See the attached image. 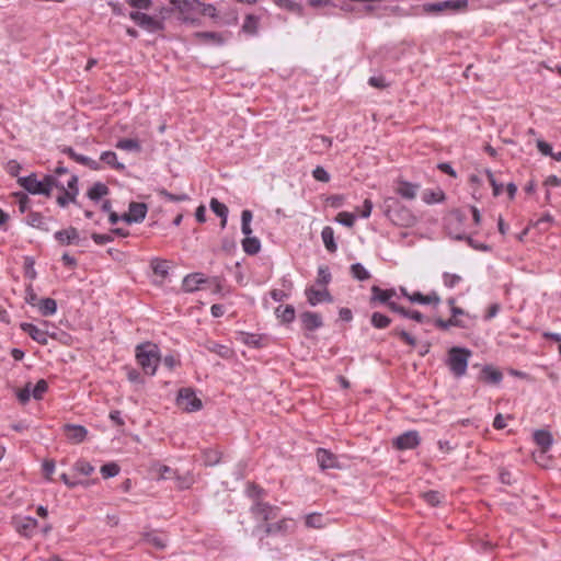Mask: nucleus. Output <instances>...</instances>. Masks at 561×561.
Instances as JSON below:
<instances>
[{"label":"nucleus","instance_id":"nucleus-1","mask_svg":"<svg viewBox=\"0 0 561 561\" xmlns=\"http://www.w3.org/2000/svg\"><path fill=\"white\" fill-rule=\"evenodd\" d=\"M21 186L31 194H42L50 196L54 187L59 186V181L53 175H45L43 180H38L35 174L19 179Z\"/></svg>","mask_w":561,"mask_h":561},{"label":"nucleus","instance_id":"nucleus-2","mask_svg":"<svg viewBox=\"0 0 561 561\" xmlns=\"http://www.w3.org/2000/svg\"><path fill=\"white\" fill-rule=\"evenodd\" d=\"M136 358L144 371L154 375L160 362L159 347L153 343H144L136 347Z\"/></svg>","mask_w":561,"mask_h":561},{"label":"nucleus","instance_id":"nucleus-3","mask_svg":"<svg viewBox=\"0 0 561 561\" xmlns=\"http://www.w3.org/2000/svg\"><path fill=\"white\" fill-rule=\"evenodd\" d=\"M389 202H391V204H388L386 215L392 224L409 228L417 222L416 216L408 207L392 198L389 199Z\"/></svg>","mask_w":561,"mask_h":561},{"label":"nucleus","instance_id":"nucleus-4","mask_svg":"<svg viewBox=\"0 0 561 561\" xmlns=\"http://www.w3.org/2000/svg\"><path fill=\"white\" fill-rule=\"evenodd\" d=\"M471 352L463 347H451L448 352L447 366L456 378L466 375Z\"/></svg>","mask_w":561,"mask_h":561},{"label":"nucleus","instance_id":"nucleus-5","mask_svg":"<svg viewBox=\"0 0 561 561\" xmlns=\"http://www.w3.org/2000/svg\"><path fill=\"white\" fill-rule=\"evenodd\" d=\"M129 18L141 28L150 33L164 30V16H151L139 11H131Z\"/></svg>","mask_w":561,"mask_h":561},{"label":"nucleus","instance_id":"nucleus-6","mask_svg":"<svg viewBox=\"0 0 561 561\" xmlns=\"http://www.w3.org/2000/svg\"><path fill=\"white\" fill-rule=\"evenodd\" d=\"M468 7V0H446L436 3H425L422 5V12L426 14H438L443 11H463Z\"/></svg>","mask_w":561,"mask_h":561},{"label":"nucleus","instance_id":"nucleus-7","mask_svg":"<svg viewBox=\"0 0 561 561\" xmlns=\"http://www.w3.org/2000/svg\"><path fill=\"white\" fill-rule=\"evenodd\" d=\"M178 405L185 412H196L203 408L202 400L191 388L180 389L176 398Z\"/></svg>","mask_w":561,"mask_h":561},{"label":"nucleus","instance_id":"nucleus-8","mask_svg":"<svg viewBox=\"0 0 561 561\" xmlns=\"http://www.w3.org/2000/svg\"><path fill=\"white\" fill-rule=\"evenodd\" d=\"M420 444V436L416 431H409L401 435H399L393 440V446L397 449L404 450V449H413Z\"/></svg>","mask_w":561,"mask_h":561},{"label":"nucleus","instance_id":"nucleus-9","mask_svg":"<svg viewBox=\"0 0 561 561\" xmlns=\"http://www.w3.org/2000/svg\"><path fill=\"white\" fill-rule=\"evenodd\" d=\"M147 215V206L144 203L133 202L129 204L128 213L122 216V220L127 224L140 222Z\"/></svg>","mask_w":561,"mask_h":561},{"label":"nucleus","instance_id":"nucleus-10","mask_svg":"<svg viewBox=\"0 0 561 561\" xmlns=\"http://www.w3.org/2000/svg\"><path fill=\"white\" fill-rule=\"evenodd\" d=\"M317 460L322 470L327 469H341L337 457L324 448H318Z\"/></svg>","mask_w":561,"mask_h":561},{"label":"nucleus","instance_id":"nucleus-11","mask_svg":"<svg viewBox=\"0 0 561 561\" xmlns=\"http://www.w3.org/2000/svg\"><path fill=\"white\" fill-rule=\"evenodd\" d=\"M14 526L20 535L31 537L37 528L38 522L34 517H19L14 519Z\"/></svg>","mask_w":561,"mask_h":561},{"label":"nucleus","instance_id":"nucleus-12","mask_svg":"<svg viewBox=\"0 0 561 561\" xmlns=\"http://www.w3.org/2000/svg\"><path fill=\"white\" fill-rule=\"evenodd\" d=\"M62 153L69 156L73 161L88 167L91 170L98 171L101 169V164L89 157L77 153L71 147L64 146L61 149Z\"/></svg>","mask_w":561,"mask_h":561},{"label":"nucleus","instance_id":"nucleus-13","mask_svg":"<svg viewBox=\"0 0 561 561\" xmlns=\"http://www.w3.org/2000/svg\"><path fill=\"white\" fill-rule=\"evenodd\" d=\"M172 5L183 16V20L187 21L190 15L201 5V2L198 0H174Z\"/></svg>","mask_w":561,"mask_h":561},{"label":"nucleus","instance_id":"nucleus-14","mask_svg":"<svg viewBox=\"0 0 561 561\" xmlns=\"http://www.w3.org/2000/svg\"><path fill=\"white\" fill-rule=\"evenodd\" d=\"M67 438L73 444L82 443L88 435V430L82 425L66 424L64 426Z\"/></svg>","mask_w":561,"mask_h":561},{"label":"nucleus","instance_id":"nucleus-15","mask_svg":"<svg viewBox=\"0 0 561 561\" xmlns=\"http://www.w3.org/2000/svg\"><path fill=\"white\" fill-rule=\"evenodd\" d=\"M20 328L23 332L27 333L32 340L37 342L41 345H47L48 343V335L47 332L38 329L33 323L28 322H22L20 324Z\"/></svg>","mask_w":561,"mask_h":561},{"label":"nucleus","instance_id":"nucleus-16","mask_svg":"<svg viewBox=\"0 0 561 561\" xmlns=\"http://www.w3.org/2000/svg\"><path fill=\"white\" fill-rule=\"evenodd\" d=\"M277 511L278 508L262 502H257L252 507V513L254 514V516L264 522L275 518L277 516Z\"/></svg>","mask_w":561,"mask_h":561},{"label":"nucleus","instance_id":"nucleus-17","mask_svg":"<svg viewBox=\"0 0 561 561\" xmlns=\"http://www.w3.org/2000/svg\"><path fill=\"white\" fill-rule=\"evenodd\" d=\"M306 296H307L308 302L311 306H316L323 301L331 302L333 300L332 296L325 288L324 289H316L313 287L307 288Z\"/></svg>","mask_w":561,"mask_h":561},{"label":"nucleus","instance_id":"nucleus-18","mask_svg":"<svg viewBox=\"0 0 561 561\" xmlns=\"http://www.w3.org/2000/svg\"><path fill=\"white\" fill-rule=\"evenodd\" d=\"M54 237L62 245L79 243V233H78V230L73 227H69L67 229L59 230V231L55 232Z\"/></svg>","mask_w":561,"mask_h":561},{"label":"nucleus","instance_id":"nucleus-19","mask_svg":"<svg viewBox=\"0 0 561 561\" xmlns=\"http://www.w3.org/2000/svg\"><path fill=\"white\" fill-rule=\"evenodd\" d=\"M207 282L208 280L204 277L202 273H192L184 277L182 288L184 291L193 293L199 289L202 284H205Z\"/></svg>","mask_w":561,"mask_h":561},{"label":"nucleus","instance_id":"nucleus-20","mask_svg":"<svg viewBox=\"0 0 561 561\" xmlns=\"http://www.w3.org/2000/svg\"><path fill=\"white\" fill-rule=\"evenodd\" d=\"M300 321L302 327L307 331H314L322 327V318L320 314L311 311H305L300 314Z\"/></svg>","mask_w":561,"mask_h":561},{"label":"nucleus","instance_id":"nucleus-21","mask_svg":"<svg viewBox=\"0 0 561 561\" xmlns=\"http://www.w3.org/2000/svg\"><path fill=\"white\" fill-rule=\"evenodd\" d=\"M409 300L411 302H417V304H422V305L438 306L440 302V297L438 296V294L436 291H432L428 295H423L420 291H415L411 295V297H409Z\"/></svg>","mask_w":561,"mask_h":561},{"label":"nucleus","instance_id":"nucleus-22","mask_svg":"<svg viewBox=\"0 0 561 561\" xmlns=\"http://www.w3.org/2000/svg\"><path fill=\"white\" fill-rule=\"evenodd\" d=\"M534 440L543 453L548 451L553 443L551 433L545 430L535 431Z\"/></svg>","mask_w":561,"mask_h":561},{"label":"nucleus","instance_id":"nucleus-23","mask_svg":"<svg viewBox=\"0 0 561 561\" xmlns=\"http://www.w3.org/2000/svg\"><path fill=\"white\" fill-rule=\"evenodd\" d=\"M293 522L290 519H282L276 523L266 524L264 531L266 535L286 534L290 530Z\"/></svg>","mask_w":561,"mask_h":561},{"label":"nucleus","instance_id":"nucleus-24","mask_svg":"<svg viewBox=\"0 0 561 561\" xmlns=\"http://www.w3.org/2000/svg\"><path fill=\"white\" fill-rule=\"evenodd\" d=\"M396 295L394 289H381L378 286L371 287V298L370 301H379L381 304H388L391 298Z\"/></svg>","mask_w":561,"mask_h":561},{"label":"nucleus","instance_id":"nucleus-25","mask_svg":"<svg viewBox=\"0 0 561 561\" xmlns=\"http://www.w3.org/2000/svg\"><path fill=\"white\" fill-rule=\"evenodd\" d=\"M419 185L407 181H400L396 192L405 199H414L419 191Z\"/></svg>","mask_w":561,"mask_h":561},{"label":"nucleus","instance_id":"nucleus-26","mask_svg":"<svg viewBox=\"0 0 561 561\" xmlns=\"http://www.w3.org/2000/svg\"><path fill=\"white\" fill-rule=\"evenodd\" d=\"M194 36L199 43H211L215 45H221L225 42L222 35L216 32H196Z\"/></svg>","mask_w":561,"mask_h":561},{"label":"nucleus","instance_id":"nucleus-27","mask_svg":"<svg viewBox=\"0 0 561 561\" xmlns=\"http://www.w3.org/2000/svg\"><path fill=\"white\" fill-rule=\"evenodd\" d=\"M210 209L221 218L220 227L225 228L227 225V217H228V207L220 203L217 198H211L209 203Z\"/></svg>","mask_w":561,"mask_h":561},{"label":"nucleus","instance_id":"nucleus-28","mask_svg":"<svg viewBox=\"0 0 561 561\" xmlns=\"http://www.w3.org/2000/svg\"><path fill=\"white\" fill-rule=\"evenodd\" d=\"M481 377L488 383L499 385L502 381L503 375L499 369L492 366H484L481 371Z\"/></svg>","mask_w":561,"mask_h":561},{"label":"nucleus","instance_id":"nucleus-29","mask_svg":"<svg viewBox=\"0 0 561 561\" xmlns=\"http://www.w3.org/2000/svg\"><path fill=\"white\" fill-rule=\"evenodd\" d=\"M321 238H322V241L324 243V247L325 249L330 252V253H334L336 252L337 250V245L334 241V230L332 229V227L330 226H325L323 229H322V232H321Z\"/></svg>","mask_w":561,"mask_h":561},{"label":"nucleus","instance_id":"nucleus-30","mask_svg":"<svg viewBox=\"0 0 561 561\" xmlns=\"http://www.w3.org/2000/svg\"><path fill=\"white\" fill-rule=\"evenodd\" d=\"M242 249L249 255H254L261 250V242L256 237L247 236L242 240Z\"/></svg>","mask_w":561,"mask_h":561},{"label":"nucleus","instance_id":"nucleus-31","mask_svg":"<svg viewBox=\"0 0 561 561\" xmlns=\"http://www.w3.org/2000/svg\"><path fill=\"white\" fill-rule=\"evenodd\" d=\"M27 225L38 228L45 231H48L47 220L41 213L31 211L26 217Z\"/></svg>","mask_w":561,"mask_h":561},{"label":"nucleus","instance_id":"nucleus-32","mask_svg":"<svg viewBox=\"0 0 561 561\" xmlns=\"http://www.w3.org/2000/svg\"><path fill=\"white\" fill-rule=\"evenodd\" d=\"M115 147L121 150L131 151V152H140L141 144L138 139L124 138L119 139Z\"/></svg>","mask_w":561,"mask_h":561},{"label":"nucleus","instance_id":"nucleus-33","mask_svg":"<svg viewBox=\"0 0 561 561\" xmlns=\"http://www.w3.org/2000/svg\"><path fill=\"white\" fill-rule=\"evenodd\" d=\"M38 310L42 316H53L57 311V302L53 298H43L38 301Z\"/></svg>","mask_w":561,"mask_h":561},{"label":"nucleus","instance_id":"nucleus-34","mask_svg":"<svg viewBox=\"0 0 561 561\" xmlns=\"http://www.w3.org/2000/svg\"><path fill=\"white\" fill-rule=\"evenodd\" d=\"M275 313L285 323H290L295 319V308L291 305L278 306Z\"/></svg>","mask_w":561,"mask_h":561},{"label":"nucleus","instance_id":"nucleus-35","mask_svg":"<svg viewBox=\"0 0 561 561\" xmlns=\"http://www.w3.org/2000/svg\"><path fill=\"white\" fill-rule=\"evenodd\" d=\"M100 160L115 170H118V171L125 170V165L117 160V156L114 151L102 152Z\"/></svg>","mask_w":561,"mask_h":561},{"label":"nucleus","instance_id":"nucleus-36","mask_svg":"<svg viewBox=\"0 0 561 561\" xmlns=\"http://www.w3.org/2000/svg\"><path fill=\"white\" fill-rule=\"evenodd\" d=\"M108 194V187L101 182H96L92 185V187L88 191V197L92 201H99L103 196Z\"/></svg>","mask_w":561,"mask_h":561},{"label":"nucleus","instance_id":"nucleus-37","mask_svg":"<svg viewBox=\"0 0 561 561\" xmlns=\"http://www.w3.org/2000/svg\"><path fill=\"white\" fill-rule=\"evenodd\" d=\"M259 30V18L253 14H248L244 19L242 31L249 35H255Z\"/></svg>","mask_w":561,"mask_h":561},{"label":"nucleus","instance_id":"nucleus-38","mask_svg":"<svg viewBox=\"0 0 561 561\" xmlns=\"http://www.w3.org/2000/svg\"><path fill=\"white\" fill-rule=\"evenodd\" d=\"M145 540L149 545L156 547L157 549H164L167 547V538L157 534V533H148L145 535Z\"/></svg>","mask_w":561,"mask_h":561},{"label":"nucleus","instance_id":"nucleus-39","mask_svg":"<svg viewBox=\"0 0 561 561\" xmlns=\"http://www.w3.org/2000/svg\"><path fill=\"white\" fill-rule=\"evenodd\" d=\"M57 188L61 190V194L57 197V204L60 207H66L69 203H76V192H66L61 183H59Z\"/></svg>","mask_w":561,"mask_h":561},{"label":"nucleus","instance_id":"nucleus-40","mask_svg":"<svg viewBox=\"0 0 561 561\" xmlns=\"http://www.w3.org/2000/svg\"><path fill=\"white\" fill-rule=\"evenodd\" d=\"M150 266L154 274L165 277L169 271V263L165 260L153 259Z\"/></svg>","mask_w":561,"mask_h":561},{"label":"nucleus","instance_id":"nucleus-41","mask_svg":"<svg viewBox=\"0 0 561 561\" xmlns=\"http://www.w3.org/2000/svg\"><path fill=\"white\" fill-rule=\"evenodd\" d=\"M370 322L376 329H386L391 323V319L380 312H374Z\"/></svg>","mask_w":561,"mask_h":561},{"label":"nucleus","instance_id":"nucleus-42","mask_svg":"<svg viewBox=\"0 0 561 561\" xmlns=\"http://www.w3.org/2000/svg\"><path fill=\"white\" fill-rule=\"evenodd\" d=\"M252 217H253L252 211L249 209H244L241 214V230L245 237L250 236L252 233V228H251Z\"/></svg>","mask_w":561,"mask_h":561},{"label":"nucleus","instance_id":"nucleus-43","mask_svg":"<svg viewBox=\"0 0 561 561\" xmlns=\"http://www.w3.org/2000/svg\"><path fill=\"white\" fill-rule=\"evenodd\" d=\"M351 274L358 280H366L370 277L369 272L360 263H354L351 265Z\"/></svg>","mask_w":561,"mask_h":561},{"label":"nucleus","instance_id":"nucleus-44","mask_svg":"<svg viewBox=\"0 0 561 561\" xmlns=\"http://www.w3.org/2000/svg\"><path fill=\"white\" fill-rule=\"evenodd\" d=\"M205 466H215L220 461V453L213 449H207L203 454Z\"/></svg>","mask_w":561,"mask_h":561},{"label":"nucleus","instance_id":"nucleus-45","mask_svg":"<svg viewBox=\"0 0 561 561\" xmlns=\"http://www.w3.org/2000/svg\"><path fill=\"white\" fill-rule=\"evenodd\" d=\"M48 389V383L46 380L41 379L36 382V385L32 388V397L35 400H41L44 396V393Z\"/></svg>","mask_w":561,"mask_h":561},{"label":"nucleus","instance_id":"nucleus-46","mask_svg":"<svg viewBox=\"0 0 561 561\" xmlns=\"http://www.w3.org/2000/svg\"><path fill=\"white\" fill-rule=\"evenodd\" d=\"M158 194L170 202H185L190 199L187 194H172L164 188L158 190Z\"/></svg>","mask_w":561,"mask_h":561},{"label":"nucleus","instance_id":"nucleus-47","mask_svg":"<svg viewBox=\"0 0 561 561\" xmlns=\"http://www.w3.org/2000/svg\"><path fill=\"white\" fill-rule=\"evenodd\" d=\"M101 473L105 479L113 478L119 473V467L114 462L103 465L101 467Z\"/></svg>","mask_w":561,"mask_h":561},{"label":"nucleus","instance_id":"nucleus-48","mask_svg":"<svg viewBox=\"0 0 561 561\" xmlns=\"http://www.w3.org/2000/svg\"><path fill=\"white\" fill-rule=\"evenodd\" d=\"M336 221L345 227H353L355 222V215L347 211H341L336 216Z\"/></svg>","mask_w":561,"mask_h":561},{"label":"nucleus","instance_id":"nucleus-49","mask_svg":"<svg viewBox=\"0 0 561 561\" xmlns=\"http://www.w3.org/2000/svg\"><path fill=\"white\" fill-rule=\"evenodd\" d=\"M331 282V273L327 266H320L318 268L317 283L319 285H328Z\"/></svg>","mask_w":561,"mask_h":561},{"label":"nucleus","instance_id":"nucleus-50","mask_svg":"<svg viewBox=\"0 0 561 561\" xmlns=\"http://www.w3.org/2000/svg\"><path fill=\"white\" fill-rule=\"evenodd\" d=\"M443 282L446 287L454 288L461 282V276L458 274L444 273Z\"/></svg>","mask_w":561,"mask_h":561},{"label":"nucleus","instance_id":"nucleus-51","mask_svg":"<svg viewBox=\"0 0 561 561\" xmlns=\"http://www.w3.org/2000/svg\"><path fill=\"white\" fill-rule=\"evenodd\" d=\"M435 325L442 330H447L450 327H462L461 322L458 319L450 318L448 320L436 319Z\"/></svg>","mask_w":561,"mask_h":561},{"label":"nucleus","instance_id":"nucleus-52","mask_svg":"<svg viewBox=\"0 0 561 561\" xmlns=\"http://www.w3.org/2000/svg\"><path fill=\"white\" fill-rule=\"evenodd\" d=\"M32 396V383L27 382L24 388L16 392V397L22 404H25Z\"/></svg>","mask_w":561,"mask_h":561},{"label":"nucleus","instance_id":"nucleus-53","mask_svg":"<svg viewBox=\"0 0 561 561\" xmlns=\"http://www.w3.org/2000/svg\"><path fill=\"white\" fill-rule=\"evenodd\" d=\"M75 469L84 476H90L94 471V467L85 460L77 461Z\"/></svg>","mask_w":561,"mask_h":561},{"label":"nucleus","instance_id":"nucleus-54","mask_svg":"<svg viewBox=\"0 0 561 561\" xmlns=\"http://www.w3.org/2000/svg\"><path fill=\"white\" fill-rule=\"evenodd\" d=\"M392 334L398 335L403 342H405L410 346H415L416 344V340L404 330L394 329L392 331Z\"/></svg>","mask_w":561,"mask_h":561},{"label":"nucleus","instance_id":"nucleus-55","mask_svg":"<svg viewBox=\"0 0 561 561\" xmlns=\"http://www.w3.org/2000/svg\"><path fill=\"white\" fill-rule=\"evenodd\" d=\"M444 198V193L442 191L437 192H425L423 195V199L425 203L431 204L435 202H440Z\"/></svg>","mask_w":561,"mask_h":561},{"label":"nucleus","instance_id":"nucleus-56","mask_svg":"<svg viewBox=\"0 0 561 561\" xmlns=\"http://www.w3.org/2000/svg\"><path fill=\"white\" fill-rule=\"evenodd\" d=\"M424 500L432 506H436L440 503V494L437 491H428L423 494Z\"/></svg>","mask_w":561,"mask_h":561},{"label":"nucleus","instance_id":"nucleus-57","mask_svg":"<svg viewBox=\"0 0 561 561\" xmlns=\"http://www.w3.org/2000/svg\"><path fill=\"white\" fill-rule=\"evenodd\" d=\"M39 300L32 285H28L25 289V301L31 306H38Z\"/></svg>","mask_w":561,"mask_h":561},{"label":"nucleus","instance_id":"nucleus-58","mask_svg":"<svg viewBox=\"0 0 561 561\" xmlns=\"http://www.w3.org/2000/svg\"><path fill=\"white\" fill-rule=\"evenodd\" d=\"M306 525L308 527L320 528L322 526L321 515L320 514H309L306 517Z\"/></svg>","mask_w":561,"mask_h":561},{"label":"nucleus","instance_id":"nucleus-59","mask_svg":"<svg viewBox=\"0 0 561 561\" xmlns=\"http://www.w3.org/2000/svg\"><path fill=\"white\" fill-rule=\"evenodd\" d=\"M312 175L317 181H320V182H329V180H330L329 173L322 167H317L312 171Z\"/></svg>","mask_w":561,"mask_h":561},{"label":"nucleus","instance_id":"nucleus-60","mask_svg":"<svg viewBox=\"0 0 561 561\" xmlns=\"http://www.w3.org/2000/svg\"><path fill=\"white\" fill-rule=\"evenodd\" d=\"M488 180L493 188V195L499 196L502 193V184H499L491 171H486Z\"/></svg>","mask_w":561,"mask_h":561},{"label":"nucleus","instance_id":"nucleus-61","mask_svg":"<svg viewBox=\"0 0 561 561\" xmlns=\"http://www.w3.org/2000/svg\"><path fill=\"white\" fill-rule=\"evenodd\" d=\"M91 238L93 239V241L96 244H101V245L112 242L114 240L112 234H101V233H96V232L92 233Z\"/></svg>","mask_w":561,"mask_h":561},{"label":"nucleus","instance_id":"nucleus-62","mask_svg":"<svg viewBox=\"0 0 561 561\" xmlns=\"http://www.w3.org/2000/svg\"><path fill=\"white\" fill-rule=\"evenodd\" d=\"M126 2L136 9L147 10L151 7V0H126Z\"/></svg>","mask_w":561,"mask_h":561},{"label":"nucleus","instance_id":"nucleus-63","mask_svg":"<svg viewBox=\"0 0 561 561\" xmlns=\"http://www.w3.org/2000/svg\"><path fill=\"white\" fill-rule=\"evenodd\" d=\"M368 83L374 87V88H377V89H385L388 87V83L386 82L385 78L379 76V77H370L369 80H368Z\"/></svg>","mask_w":561,"mask_h":561},{"label":"nucleus","instance_id":"nucleus-64","mask_svg":"<svg viewBox=\"0 0 561 561\" xmlns=\"http://www.w3.org/2000/svg\"><path fill=\"white\" fill-rule=\"evenodd\" d=\"M537 148L543 156H551L552 154V147L550 144L539 139L537 140Z\"/></svg>","mask_w":561,"mask_h":561}]
</instances>
